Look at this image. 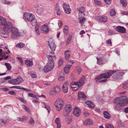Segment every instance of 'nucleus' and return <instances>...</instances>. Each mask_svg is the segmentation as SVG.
Here are the masks:
<instances>
[{"instance_id":"46","label":"nucleus","mask_w":128,"mask_h":128,"mask_svg":"<svg viewBox=\"0 0 128 128\" xmlns=\"http://www.w3.org/2000/svg\"><path fill=\"white\" fill-rule=\"evenodd\" d=\"M45 105V106L44 107V108H46L47 110L48 113H50V107L48 106L46 104L44 103H43Z\"/></svg>"},{"instance_id":"13","label":"nucleus","mask_w":128,"mask_h":128,"mask_svg":"<svg viewBox=\"0 0 128 128\" xmlns=\"http://www.w3.org/2000/svg\"><path fill=\"white\" fill-rule=\"evenodd\" d=\"M63 7L65 12L67 14H69L71 10L70 8V6L69 4H64Z\"/></svg>"},{"instance_id":"15","label":"nucleus","mask_w":128,"mask_h":128,"mask_svg":"<svg viewBox=\"0 0 128 128\" xmlns=\"http://www.w3.org/2000/svg\"><path fill=\"white\" fill-rule=\"evenodd\" d=\"M60 90V88L59 86H56L53 90L50 91V94L52 95L56 94L59 92Z\"/></svg>"},{"instance_id":"41","label":"nucleus","mask_w":128,"mask_h":128,"mask_svg":"<svg viewBox=\"0 0 128 128\" xmlns=\"http://www.w3.org/2000/svg\"><path fill=\"white\" fill-rule=\"evenodd\" d=\"M37 22V21L35 18L34 16L32 14V26L35 25Z\"/></svg>"},{"instance_id":"34","label":"nucleus","mask_w":128,"mask_h":128,"mask_svg":"<svg viewBox=\"0 0 128 128\" xmlns=\"http://www.w3.org/2000/svg\"><path fill=\"white\" fill-rule=\"evenodd\" d=\"M24 46L25 44H24L22 42H20L16 44V47L18 48H22L24 47Z\"/></svg>"},{"instance_id":"20","label":"nucleus","mask_w":128,"mask_h":128,"mask_svg":"<svg viewBox=\"0 0 128 128\" xmlns=\"http://www.w3.org/2000/svg\"><path fill=\"white\" fill-rule=\"evenodd\" d=\"M85 79V76H82L79 81L77 82L79 86L80 87L84 84Z\"/></svg>"},{"instance_id":"8","label":"nucleus","mask_w":128,"mask_h":128,"mask_svg":"<svg viewBox=\"0 0 128 128\" xmlns=\"http://www.w3.org/2000/svg\"><path fill=\"white\" fill-rule=\"evenodd\" d=\"M32 14L28 12H25L24 14L23 18L26 21L31 22L32 18H31Z\"/></svg>"},{"instance_id":"37","label":"nucleus","mask_w":128,"mask_h":128,"mask_svg":"<svg viewBox=\"0 0 128 128\" xmlns=\"http://www.w3.org/2000/svg\"><path fill=\"white\" fill-rule=\"evenodd\" d=\"M72 120V117L69 116L66 118V122L68 124H69L71 123Z\"/></svg>"},{"instance_id":"5","label":"nucleus","mask_w":128,"mask_h":128,"mask_svg":"<svg viewBox=\"0 0 128 128\" xmlns=\"http://www.w3.org/2000/svg\"><path fill=\"white\" fill-rule=\"evenodd\" d=\"M63 104V101L61 98L58 99L54 103V105L56 109L58 111H60L62 109Z\"/></svg>"},{"instance_id":"30","label":"nucleus","mask_w":128,"mask_h":128,"mask_svg":"<svg viewBox=\"0 0 128 128\" xmlns=\"http://www.w3.org/2000/svg\"><path fill=\"white\" fill-rule=\"evenodd\" d=\"M103 114L104 117L107 119H110V116L108 112L106 111L104 112Z\"/></svg>"},{"instance_id":"50","label":"nucleus","mask_w":128,"mask_h":128,"mask_svg":"<svg viewBox=\"0 0 128 128\" xmlns=\"http://www.w3.org/2000/svg\"><path fill=\"white\" fill-rule=\"evenodd\" d=\"M63 60L62 59H60L58 61V64L59 66H61L63 64Z\"/></svg>"},{"instance_id":"11","label":"nucleus","mask_w":128,"mask_h":128,"mask_svg":"<svg viewBox=\"0 0 128 128\" xmlns=\"http://www.w3.org/2000/svg\"><path fill=\"white\" fill-rule=\"evenodd\" d=\"M48 44L50 47L51 50L52 51H54L56 48V46L54 42L51 40L48 41Z\"/></svg>"},{"instance_id":"38","label":"nucleus","mask_w":128,"mask_h":128,"mask_svg":"<svg viewBox=\"0 0 128 128\" xmlns=\"http://www.w3.org/2000/svg\"><path fill=\"white\" fill-rule=\"evenodd\" d=\"M110 15L112 16H114L116 14V12L114 9H112L110 10Z\"/></svg>"},{"instance_id":"39","label":"nucleus","mask_w":128,"mask_h":128,"mask_svg":"<svg viewBox=\"0 0 128 128\" xmlns=\"http://www.w3.org/2000/svg\"><path fill=\"white\" fill-rule=\"evenodd\" d=\"M68 26H64V28L63 32L65 35H66L68 32Z\"/></svg>"},{"instance_id":"43","label":"nucleus","mask_w":128,"mask_h":128,"mask_svg":"<svg viewBox=\"0 0 128 128\" xmlns=\"http://www.w3.org/2000/svg\"><path fill=\"white\" fill-rule=\"evenodd\" d=\"M25 64L27 65L31 66L32 65V62L30 60H28L25 61Z\"/></svg>"},{"instance_id":"36","label":"nucleus","mask_w":128,"mask_h":128,"mask_svg":"<svg viewBox=\"0 0 128 128\" xmlns=\"http://www.w3.org/2000/svg\"><path fill=\"white\" fill-rule=\"evenodd\" d=\"M23 108L26 112L28 113H30L31 111L30 110L29 108L23 104L22 105Z\"/></svg>"},{"instance_id":"45","label":"nucleus","mask_w":128,"mask_h":128,"mask_svg":"<svg viewBox=\"0 0 128 128\" xmlns=\"http://www.w3.org/2000/svg\"><path fill=\"white\" fill-rule=\"evenodd\" d=\"M39 27V25L38 24H37L35 27V31L38 35H39L40 34V33L38 30Z\"/></svg>"},{"instance_id":"24","label":"nucleus","mask_w":128,"mask_h":128,"mask_svg":"<svg viewBox=\"0 0 128 128\" xmlns=\"http://www.w3.org/2000/svg\"><path fill=\"white\" fill-rule=\"evenodd\" d=\"M16 85L19 84L23 80L22 78L20 76H18L16 78L14 79Z\"/></svg>"},{"instance_id":"27","label":"nucleus","mask_w":128,"mask_h":128,"mask_svg":"<svg viewBox=\"0 0 128 128\" xmlns=\"http://www.w3.org/2000/svg\"><path fill=\"white\" fill-rule=\"evenodd\" d=\"M92 121L89 119H86L84 122V124L86 126L92 125Z\"/></svg>"},{"instance_id":"33","label":"nucleus","mask_w":128,"mask_h":128,"mask_svg":"<svg viewBox=\"0 0 128 128\" xmlns=\"http://www.w3.org/2000/svg\"><path fill=\"white\" fill-rule=\"evenodd\" d=\"M52 69L48 66H46L44 68V70L45 72L47 73L50 71Z\"/></svg>"},{"instance_id":"51","label":"nucleus","mask_w":128,"mask_h":128,"mask_svg":"<svg viewBox=\"0 0 128 128\" xmlns=\"http://www.w3.org/2000/svg\"><path fill=\"white\" fill-rule=\"evenodd\" d=\"M106 128H114V127L112 125L108 124L106 125Z\"/></svg>"},{"instance_id":"2","label":"nucleus","mask_w":128,"mask_h":128,"mask_svg":"<svg viewBox=\"0 0 128 128\" xmlns=\"http://www.w3.org/2000/svg\"><path fill=\"white\" fill-rule=\"evenodd\" d=\"M114 102L117 104L115 106V110L116 111H119L122 109V106L128 104V98L126 96H122L120 97L116 98Z\"/></svg>"},{"instance_id":"52","label":"nucleus","mask_w":128,"mask_h":128,"mask_svg":"<svg viewBox=\"0 0 128 128\" xmlns=\"http://www.w3.org/2000/svg\"><path fill=\"white\" fill-rule=\"evenodd\" d=\"M65 79V77L64 76H60L58 78V80L60 81H62L64 80Z\"/></svg>"},{"instance_id":"64","label":"nucleus","mask_w":128,"mask_h":128,"mask_svg":"<svg viewBox=\"0 0 128 128\" xmlns=\"http://www.w3.org/2000/svg\"><path fill=\"white\" fill-rule=\"evenodd\" d=\"M37 76V75L35 73L33 72L32 73V78H36Z\"/></svg>"},{"instance_id":"6","label":"nucleus","mask_w":128,"mask_h":128,"mask_svg":"<svg viewBox=\"0 0 128 128\" xmlns=\"http://www.w3.org/2000/svg\"><path fill=\"white\" fill-rule=\"evenodd\" d=\"M72 109V106L70 104H66L64 109L63 113L64 116H67L70 112Z\"/></svg>"},{"instance_id":"12","label":"nucleus","mask_w":128,"mask_h":128,"mask_svg":"<svg viewBox=\"0 0 128 128\" xmlns=\"http://www.w3.org/2000/svg\"><path fill=\"white\" fill-rule=\"evenodd\" d=\"M36 12L39 15H41L44 14L43 8L42 7L38 6L34 7Z\"/></svg>"},{"instance_id":"60","label":"nucleus","mask_w":128,"mask_h":128,"mask_svg":"<svg viewBox=\"0 0 128 128\" xmlns=\"http://www.w3.org/2000/svg\"><path fill=\"white\" fill-rule=\"evenodd\" d=\"M56 10L57 11H60V9L59 5L58 4H56Z\"/></svg>"},{"instance_id":"29","label":"nucleus","mask_w":128,"mask_h":128,"mask_svg":"<svg viewBox=\"0 0 128 128\" xmlns=\"http://www.w3.org/2000/svg\"><path fill=\"white\" fill-rule=\"evenodd\" d=\"M70 51L69 50L65 51L64 52V54L65 55V59L66 60H68L70 56L69 52Z\"/></svg>"},{"instance_id":"22","label":"nucleus","mask_w":128,"mask_h":128,"mask_svg":"<svg viewBox=\"0 0 128 128\" xmlns=\"http://www.w3.org/2000/svg\"><path fill=\"white\" fill-rule=\"evenodd\" d=\"M62 88L64 92L66 93L68 92V85L67 82H65L62 86Z\"/></svg>"},{"instance_id":"62","label":"nucleus","mask_w":128,"mask_h":128,"mask_svg":"<svg viewBox=\"0 0 128 128\" xmlns=\"http://www.w3.org/2000/svg\"><path fill=\"white\" fill-rule=\"evenodd\" d=\"M91 104H90V105L88 106L89 107H90V108H94V104L92 102H91Z\"/></svg>"},{"instance_id":"58","label":"nucleus","mask_w":128,"mask_h":128,"mask_svg":"<svg viewBox=\"0 0 128 128\" xmlns=\"http://www.w3.org/2000/svg\"><path fill=\"white\" fill-rule=\"evenodd\" d=\"M105 2L107 4H110L112 0H104Z\"/></svg>"},{"instance_id":"7","label":"nucleus","mask_w":128,"mask_h":128,"mask_svg":"<svg viewBox=\"0 0 128 128\" xmlns=\"http://www.w3.org/2000/svg\"><path fill=\"white\" fill-rule=\"evenodd\" d=\"M74 63V62L72 60L69 61L68 62L67 64L64 68V71L67 74L69 73L70 69Z\"/></svg>"},{"instance_id":"47","label":"nucleus","mask_w":128,"mask_h":128,"mask_svg":"<svg viewBox=\"0 0 128 128\" xmlns=\"http://www.w3.org/2000/svg\"><path fill=\"white\" fill-rule=\"evenodd\" d=\"M98 60L97 63L100 65L103 64L102 62V59L100 58H96Z\"/></svg>"},{"instance_id":"1","label":"nucleus","mask_w":128,"mask_h":128,"mask_svg":"<svg viewBox=\"0 0 128 128\" xmlns=\"http://www.w3.org/2000/svg\"><path fill=\"white\" fill-rule=\"evenodd\" d=\"M11 29L12 30V36L16 37L19 36L20 34L18 30L14 27H12V22H8V24L6 26L4 27L3 31L0 33L1 36L4 38H7L9 35Z\"/></svg>"},{"instance_id":"4","label":"nucleus","mask_w":128,"mask_h":128,"mask_svg":"<svg viewBox=\"0 0 128 128\" xmlns=\"http://www.w3.org/2000/svg\"><path fill=\"white\" fill-rule=\"evenodd\" d=\"M116 72L113 70H110L109 72L104 74H102L101 75L96 77L95 79V80L96 82L103 78H109L113 74L114 72Z\"/></svg>"},{"instance_id":"55","label":"nucleus","mask_w":128,"mask_h":128,"mask_svg":"<svg viewBox=\"0 0 128 128\" xmlns=\"http://www.w3.org/2000/svg\"><path fill=\"white\" fill-rule=\"evenodd\" d=\"M2 2L3 3L5 4H10V2L8 1H7L6 0H2Z\"/></svg>"},{"instance_id":"10","label":"nucleus","mask_w":128,"mask_h":128,"mask_svg":"<svg viewBox=\"0 0 128 128\" xmlns=\"http://www.w3.org/2000/svg\"><path fill=\"white\" fill-rule=\"evenodd\" d=\"M115 30L117 32L122 34L125 33L126 32V29L123 26H116Z\"/></svg>"},{"instance_id":"35","label":"nucleus","mask_w":128,"mask_h":128,"mask_svg":"<svg viewBox=\"0 0 128 128\" xmlns=\"http://www.w3.org/2000/svg\"><path fill=\"white\" fill-rule=\"evenodd\" d=\"M28 120L27 117L26 116H22V118H17V120L18 121H24L26 120Z\"/></svg>"},{"instance_id":"59","label":"nucleus","mask_w":128,"mask_h":128,"mask_svg":"<svg viewBox=\"0 0 128 128\" xmlns=\"http://www.w3.org/2000/svg\"><path fill=\"white\" fill-rule=\"evenodd\" d=\"M108 33L110 35H112L115 34L114 32L112 30H110L108 31Z\"/></svg>"},{"instance_id":"44","label":"nucleus","mask_w":128,"mask_h":128,"mask_svg":"<svg viewBox=\"0 0 128 128\" xmlns=\"http://www.w3.org/2000/svg\"><path fill=\"white\" fill-rule=\"evenodd\" d=\"M122 87L124 89H126L128 88V81L123 84Z\"/></svg>"},{"instance_id":"48","label":"nucleus","mask_w":128,"mask_h":128,"mask_svg":"<svg viewBox=\"0 0 128 128\" xmlns=\"http://www.w3.org/2000/svg\"><path fill=\"white\" fill-rule=\"evenodd\" d=\"M9 83L11 84L16 85L14 79H13L8 80Z\"/></svg>"},{"instance_id":"3","label":"nucleus","mask_w":128,"mask_h":128,"mask_svg":"<svg viewBox=\"0 0 128 128\" xmlns=\"http://www.w3.org/2000/svg\"><path fill=\"white\" fill-rule=\"evenodd\" d=\"M49 54L47 56V57L49 62H48L46 66H48L52 70L54 66V61L56 59V56L54 55L55 54L54 52H50L49 53Z\"/></svg>"},{"instance_id":"61","label":"nucleus","mask_w":128,"mask_h":128,"mask_svg":"<svg viewBox=\"0 0 128 128\" xmlns=\"http://www.w3.org/2000/svg\"><path fill=\"white\" fill-rule=\"evenodd\" d=\"M91 104H90V105L88 106L89 107H90V108H94V104L92 102H91Z\"/></svg>"},{"instance_id":"32","label":"nucleus","mask_w":128,"mask_h":128,"mask_svg":"<svg viewBox=\"0 0 128 128\" xmlns=\"http://www.w3.org/2000/svg\"><path fill=\"white\" fill-rule=\"evenodd\" d=\"M1 122L4 124H7L9 122L10 120L9 118H6L1 120Z\"/></svg>"},{"instance_id":"63","label":"nucleus","mask_w":128,"mask_h":128,"mask_svg":"<svg viewBox=\"0 0 128 128\" xmlns=\"http://www.w3.org/2000/svg\"><path fill=\"white\" fill-rule=\"evenodd\" d=\"M8 93L11 95H15V92L12 91H10L8 92Z\"/></svg>"},{"instance_id":"31","label":"nucleus","mask_w":128,"mask_h":128,"mask_svg":"<svg viewBox=\"0 0 128 128\" xmlns=\"http://www.w3.org/2000/svg\"><path fill=\"white\" fill-rule=\"evenodd\" d=\"M10 88H14L24 90L26 91V92H28V91L27 90V89L24 88L22 87H20L19 86H13L10 87Z\"/></svg>"},{"instance_id":"19","label":"nucleus","mask_w":128,"mask_h":128,"mask_svg":"<svg viewBox=\"0 0 128 128\" xmlns=\"http://www.w3.org/2000/svg\"><path fill=\"white\" fill-rule=\"evenodd\" d=\"M73 114L76 117L80 115V110L77 107H75L73 109Z\"/></svg>"},{"instance_id":"23","label":"nucleus","mask_w":128,"mask_h":128,"mask_svg":"<svg viewBox=\"0 0 128 128\" xmlns=\"http://www.w3.org/2000/svg\"><path fill=\"white\" fill-rule=\"evenodd\" d=\"M78 11L79 12V16H84L85 15L84 12L85 11L84 8L82 7H81L78 8Z\"/></svg>"},{"instance_id":"16","label":"nucleus","mask_w":128,"mask_h":128,"mask_svg":"<svg viewBox=\"0 0 128 128\" xmlns=\"http://www.w3.org/2000/svg\"><path fill=\"white\" fill-rule=\"evenodd\" d=\"M40 30L44 32L47 33L49 32V28L47 24H45L42 26L40 28Z\"/></svg>"},{"instance_id":"49","label":"nucleus","mask_w":128,"mask_h":128,"mask_svg":"<svg viewBox=\"0 0 128 128\" xmlns=\"http://www.w3.org/2000/svg\"><path fill=\"white\" fill-rule=\"evenodd\" d=\"M72 37L71 36H69L66 41V45H67L69 44L70 43Z\"/></svg>"},{"instance_id":"9","label":"nucleus","mask_w":128,"mask_h":128,"mask_svg":"<svg viewBox=\"0 0 128 128\" xmlns=\"http://www.w3.org/2000/svg\"><path fill=\"white\" fill-rule=\"evenodd\" d=\"M95 18L101 22H106L108 21L107 17L105 16H98L95 17Z\"/></svg>"},{"instance_id":"57","label":"nucleus","mask_w":128,"mask_h":128,"mask_svg":"<svg viewBox=\"0 0 128 128\" xmlns=\"http://www.w3.org/2000/svg\"><path fill=\"white\" fill-rule=\"evenodd\" d=\"M77 71L78 73H80L82 70L81 68L79 66H78L77 68Z\"/></svg>"},{"instance_id":"18","label":"nucleus","mask_w":128,"mask_h":128,"mask_svg":"<svg viewBox=\"0 0 128 128\" xmlns=\"http://www.w3.org/2000/svg\"><path fill=\"white\" fill-rule=\"evenodd\" d=\"M8 22H6V20L2 16H0V25L4 26L6 27L7 25Z\"/></svg>"},{"instance_id":"14","label":"nucleus","mask_w":128,"mask_h":128,"mask_svg":"<svg viewBox=\"0 0 128 128\" xmlns=\"http://www.w3.org/2000/svg\"><path fill=\"white\" fill-rule=\"evenodd\" d=\"M70 86L71 88L74 91L77 90L80 87L77 82H73L71 83Z\"/></svg>"},{"instance_id":"25","label":"nucleus","mask_w":128,"mask_h":128,"mask_svg":"<svg viewBox=\"0 0 128 128\" xmlns=\"http://www.w3.org/2000/svg\"><path fill=\"white\" fill-rule=\"evenodd\" d=\"M82 16H79L78 18L80 23L82 25L84 24V22L86 20V19L85 18L82 17Z\"/></svg>"},{"instance_id":"53","label":"nucleus","mask_w":128,"mask_h":128,"mask_svg":"<svg viewBox=\"0 0 128 128\" xmlns=\"http://www.w3.org/2000/svg\"><path fill=\"white\" fill-rule=\"evenodd\" d=\"M94 2L95 4L97 5H100L101 4V2L99 0H94Z\"/></svg>"},{"instance_id":"56","label":"nucleus","mask_w":128,"mask_h":128,"mask_svg":"<svg viewBox=\"0 0 128 128\" xmlns=\"http://www.w3.org/2000/svg\"><path fill=\"white\" fill-rule=\"evenodd\" d=\"M16 58L20 62L21 64L22 65H23V62L22 59L21 58L19 57H17Z\"/></svg>"},{"instance_id":"40","label":"nucleus","mask_w":128,"mask_h":128,"mask_svg":"<svg viewBox=\"0 0 128 128\" xmlns=\"http://www.w3.org/2000/svg\"><path fill=\"white\" fill-rule=\"evenodd\" d=\"M120 3L122 5V6L124 7L126 6L127 5V3L126 0H121Z\"/></svg>"},{"instance_id":"26","label":"nucleus","mask_w":128,"mask_h":128,"mask_svg":"<svg viewBox=\"0 0 128 128\" xmlns=\"http://www.w3.org/2000/svg\"><path fill=\"white\" fill-rule=\"evenodd\" d=\"M6 48L8 50L7 52H4L3 54L2 57L4 58L7 59L8 58L9 54L10 53V52L9 50L6 47Z\"/></svg>"},{"instance_id":"28","label":"nucleus","mask_w":128,"mask_h":128,"mask_svg":"<svg viewBox=\"0 0 128 128\" xmlns=\"http://www.w3.org/2000/svg\"><path fill=\"white\" fill-rule=\"evenodd\" d=\"M55 122L57 124V128H60L61 125L60 122V118H56Z\"/></svg>"},{"instance_id":"42","label":"nucleus","mask_w":128,"mask_h":128,"mask_svg":"<svg viewBox=\"0 0 128 128\" xmlns=\"http://www.w3.org/2000/svg\"><path fill=\"white\" fill-rule=\"evenodd\" d=\"M5 64L8 70H10L11 69V66L10 64L5 63Z\"/></svg>"},{"instance_id":"54","label":"nucleus","mask_w":128,"mask_h":128,"mask_svg":"<svg viewBox=\"0 0 128 128\" xmlns=\"http://www.w3.org/2000/svg\"><path fill=\"white\" fill-rule=\"evenodd\" d=\"M19 99L22 102L24 103V104H26V100L24 99V98H22L20 97L19 98Z\"/></svg>"},{"instance_id":"21","label":"nucleus","mask_w":128,"mask_h":128,"mask_svg":"<svg viewBox=\"0 0 128 128\" xmlns=\"http://www.w3.org/2000/svg\"><path fill=\"white\" fill-rule=\"evenodd\" d=\"M78 98H82L83 100H86L87 98V97L81 91L78 92Z\"/></svg>"},{"instance_id":"17","label":"nucleus","mask_w":128,"mask_h":128,"mask_svg":"<svg viewBox=\"0 0 128 128\" xmlns=\"http://www.w3.org/2000/svg\"><path fill=\"white\" fill-rule=\"evenodd\" d=\"M124 73L122 72H117L114 74L113 76V78L115 80H117L120 77L122 76Z\"/></svg>"}]
</instances>
